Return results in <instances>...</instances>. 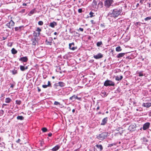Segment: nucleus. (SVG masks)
Returning <instances> with one entry per match:
<instances>
[{
	"instance_id": "nucleus-28",
	"label": "nucleus",
	"mask_w": 151,
	"mask_h": 151,
	"mask_svg": "<svg viewBox=\"0 0 151 151\" xmlns=\"http://www.w3.org/2000/svg\"><path fill=\"white\" fill-rule=\"evenodd\" d=\"M121 50L122 49L121 48V47L120 46L116 47V50L117 52H119L121 51Z\"/></svg>"
},
{
	"instance_id": "nucleus-7",
	"label": "nucleus",
	"mask_w": 151,
	"mask_h": 151,
	"mask_svg": "<svg viewBox=\"0 0 151 151\" xmlns=\"http://www.w3.org/2000/svg\"><path fill=\"white\" fill-rule=\"evenodd\" d=\"M14 23L12 20H11L9 23L6 24V26L10 28V26H13L14 25Z\"/></svg>"
},
{
	"instance_id": "nucleus-19",
	"label": "nucleus",
	"mask_w": 151,
	"mask_h": 151,
	"mask_svg": "<svg viewBox=\"0 0 151 151\" xmlns=\"http://www.w3.org/2000/svg\"><path fill=\"white\" fill-rule=\"evenodd\" d=\"M100 94L103 97H105L107 96V93L104 91H102Z\"/></svg>"
},
{
	"instance_id": "nucleus-45",
	"label": "nucleus",
	"mask_w": 151,
	"mask_h": 151,
	"mask_svg": "<svg viewBox=\"0 0 151 151\" xmlns=\"http://www.w3.org/2000/svg\"><path fill=\"white\" fill-rule=\"evenodd\" d=\"M78 12L79 13H81L82 12V9H79Z\"/></svg>"
},
{
	"instance_id": "nucleus-35",
	"label": "nucleus",
	"mask_w": 151,
	"mask_h": 151,
	"mask_svg": "<svg viewBox=\"0 0 151 151\" xmlns=\"http://www.w3.org/2000/svg\"><path fill=\"white\" fill-rule=\"evenodd\" d=\"M97 3L98 2H97V1H93V5L96 6L97 4Z\"/></svg>"
},
{
	"instance_id": "nucleus-49",
	"label": "nucleus",
	"mask_w": 151,
	"mask_h": 151,
	"mask_svg": "<svg viewBox=\"0 0 151 151\" xmlns=\"http://www.w3.org/2000/svg\"><path fill=\"white\" fill-rule=\"evenodd\" d=\"M20 141H21L20 139H19L16 141V142L17 143H19Z\"/></svg>"
},
{
	"instance_id": "nucleus-62",
	"label": "nucleus",
	"mask_w": 151,
	"mask_h": 151,
	"mask_svg": "<svg viewBox=\"0 0 151 151\" xmlns=\"http://www.w3.org/2000/svg\"><path fill=\"white\" fill-rule=\"evenodd\" d=\"M143 1H140V3H143Z\"/></svg>"
},
{
	"instance_id": "nucleus-54",
	"label": "nucleus",
	"mask_w": 151,
	"mask_h": 151,
	"mask_svg": "<svg viewBox=\"0 0 151 151\" xmlns=\"http://www.w3.org/2000/svg\"><path fill=\"white\" fill-rule=\"evenodd\" d=\"M6 105H7V104H3L2 106H6Z\"/></svg>"
},
{
	"instance_id": "nucleus-57",
	"label": "nucleus",
	"mask_w": 151,
	"mask_h": 151,
	"mask_svg": "<svg viewBox=\"0 0 151 151\" xmlns=\"http://www.w3.org/2000/svg\"><path fill=\"white\" fill-rule=\"evenodd\" d=\"M99 109V106H98L96 108V110H98Z\"/></svg>"
},
{
	"instance_id": "nucleus-25",
	"label": "nucleus",
	"mask_w": 151,
	"mask_h": 151,
	"mask_svg": "<svg viewBox=\"0 0 151 151\" xmlns=\"http://www.w3.org/2000/svg\"><path fill=\"white\" fill-rule=\"evenodd\" d=\"M22 26H19V27H15V30L16 31H20L21 30V29L22 28Z\"/></svg>"
},
{
	"instance_id": "nucleus-13",
	"label": "nucleus",
	"mask_w": 151,
	"mask_h": 151,
	"mask_svg": "<svg viewBox=\"0 0 151 151\" xmlns=\"http://www.w3.org/2000/svg\"><path fill=\"white\" fill-rule=\"evenodd\" d=\"M74 43L73 42L69 44V48L70 49L74 50H75L76 48H75L74 46Z\"/></svg>"
},
{
	"instance_id": "nucleus-15",
	"label": "nucleus",
	"mask_w": 151,
	"mask_h": 151,
	"mask_svg": "<svg viewBox=\"0 0 151 151\" xmlns=\"http://www.w3.org/2000/svg\"><path fill=\"white\" fill-rule=\"evenodd\" d=\"M58 85L61 87H63L65 86V84L64 82L60 81L58 83Z\"/></svg>"
},
{
	"instance_id": "nucleus-16",
	"label": "nucleus",
	"mask_w": 151,
	"mask_h": 151,
	"mask_svg": "<svg viewBox=\"0 0 151 151\" xmlns=\"http://www.w3.org/2000/svg\"><path fill=\"white\" fill-rule=\"evenodd\" d=\"M57 25V23L55 22H51L50 23L49 26L51 27L54 28V27L55 26Z\"/></svg>"
},
{
	"instance_id": "nucleus-17",
	"label": "nucleus",
	"mask_w": 151,
	"mask_h": 151,
	"mask_svg": "<svg viewBox=\"0 0 151 151\" xmlns=\"http://www.w3.org/2000/svg\"><path fill=\"white\" fill-rule=\"evenodd\" d=\"M123 78L122 76H116L115 78V80L117 81H120Z\"/></svg>"
},
{
	"instance_id": "nucleus-11",
	"label": "nucleus",
	"mask_w": 151,
	"mask_h": 151,
	"mask_svg": "<svg viewBox=\"0 0 151 151\" xmlns=\"http://www.w3.org/2000/svg\"><path fill=\"white\" fill-rule=\"evenodd\" d=\"M31 40L32 42V45H35L37 42V41L36 37H32L31 39Z\"/></svg>"
},
{
	"instance_id": "nucleus-55",
	"label": "nucleus",
	"mask_w": 151,
	"mask_h": 151,
	"mask_svg": "<svg viewBox=\"0 0 151 151\" xmlns=\"http://www.w3.org/2000/svg\"><path fill=\"white\" fill-rule=\"evenodd\" d=\"M23 6H26L27 5V4L26 3H23L22 4Z\"/></svg>"
},
{
	"instance_id": "nucleus-20",
	"label": "nucleus",
	"mask_w": 151,
	"mask_h": 151,
	"mask_svg": "<svg viewBox=\"0 0 151 151\" xmlns=\"http://www.w3.org/2000/svg\"><path fill=\"white\" fill-rule=\"evenodd\" d=\"M60 148V146L58 145L55 146L52 149V151H56L57 150Z\"/></svg>"
},
{
	"instance_id": "nucleus-63",
	"label": "nucleus",
	"mask_w": 151,
	"mask_h": 151,
	"mask_svg": "<svg viewBox=\"0 0 151 151\" xmlns=\"http://www.w3.org/2000/svg\"><path fill=\"white\" fill-rule=\"evenodd\" d=\"M93 20H91V23H93Z\"/></svg>"
},
{
	"instance_id": "nucleus-26",
	"label": "nucleus",
	"mask_w": 151,
	"mask_h": 151,
	"mask_svg": "<svg viewBox=\"0 0 151 151\" xmlns=\"http://www.w3.org/2000/svg\"><path fill=\"white\" fill-rule=\"evenodd\" d=\"M11 101V99L9 98H6L5 99V102L7 103H9Z\"/></svg>"
},
{
	"instance_id": "nucleus-56",
	"label": "nucleus",
	"mask_w": 151,
	"mask_h": 151,
	"mask_svg": "<svg viewBox=\"0 0 151 151\" xmlns=\"http://www.w3.org/2000/svg\"><path fill=\"white\" fill-rule=\"evenodd\" d=\"M38 92H40L41 91L40 89L39 88V87H38Z\"/></svg>"
},
{
	"instance_id": "nucleus-12",
	"label": "nucleus",
	"mask_w": 151,
	"mask_h": 151,
	"mask_svg": "<svg viewBox=\"0 0 151 151\" xmlns=\"http://www.w3.org/2000/svg\"><path fill=\"white\" fill-rule=\"evenodd\" d=\"M28 60V59L26 56L21 57L19 59V61L24 62H27Z\"/></svg>"
},
{
	"instance_id": "nucleus-6",
	"label": "nucleus",
	"mask_w": 151,
	"mask_h": 151,
	"mask_svg": "<svg viewBox=\"0 0 151 151\" xmlns=\"http://www.w3.org/2000/svg\"><path fill=\"white\" fill-rule=\"evenodd\" d=\"M103 57V54L101 53H99L96 55H94L93 58L96 59H98L102 58Z\"/></svg>"
},
{
	"instance_id": "nucleus-2",
	"label": "nucleus",
	"mask_w": 151,
	"mask_h": 151,
	"mask_svg": "<svg viewBox=\"0 0 151 151\" xmlns=\"http://www.w3.org/2000/svg\"><path fill=\"white\" fill-rule=\"evenodd\" d=\"M108 133L103 132L99 134L96 137L99 140H103L107 137Z\"/></svg>"
},
{
	"instance_id": "nucleus-24",
	"label": "nucleus",
	"mask_w": 151,
	"mask_h": 151,
	"mask_svg": "<svg viewBox=\"0 0 151 151\" xmlns=\"http://www.w3.org/2000/svg\"><path fill=\"white\" fill-rule=\"evenodd\" d=\"M141 140L143 143H146L148 141V140L145 137H143L141 139Z\"/></svg>"
},
{
	"instance_id": "nucleus-37",
	"label": "nucleus",
	"mask_w": 151,
	"mask_h": 151,
	"mask_svg": "<svg viewBox=\"0 0 151 151\" xmlns=\"http://www.w3.org/2000/svg\"><path fill=\"white\" fill-rule=\"evenodd\" d=\"M43 24V22L42 21H39L38 22V24L40 25H42Z\"/></svg>"
},
{
	"instance_id": "nucleus-27",
	"label": "nucleus",
	"mask_w": 151,
	"mask_h": 151,
	"mask_svg": "<svg viewBox=\"0 0 151 151\" xmlns=\"http://www.w3.org/2000/svg\"><path fill=\"white\" fill-rule=\"evenodd\" d=\"M17 119L18 120H23L24 119V117L22 116H18L17 117Z\"/></svg>"
},
{
	"instance_id": "nucleus-18",
	"label": "nucleus",
	"mask_w": 151,
	"mask_h": 151,
	"mask_svg": "<svg viewBox=\"0 0 151 151\" xmlns=\"http://www.w3.org/2000/svg\"><path fill=\"white\" fill-rule=\"evenodd\" d=\"M80 98H78L77 96H76L75 95H73V96H72L71 97H70L69 98V99L70 100H73V99H77L78 100H79V99Z\"/></svg>"
},
{
	"instance_id": "nucleus-10",
	"label": "nucleus",
	"mask_w": 151,
	"mask_h": 151,
	"mask_svg": "<svg viewBox=\"0 0 151 151\" xmlns=\"http://www.w3.org/2000/svg\"><path fill=\"white\" fill-rule=\"evenodd\" d=\"M52 40V37H50L49 38L48 40L47 39L46 40L45 42L47 45H51Z\"/></svg>"
},
{
	"instance_id": "nucleus-61",
	"label": "nucleus",
	"mask_w": 151,
	"mask_h": 151,
	"mask_svg": "<svg viewBox=\"0 0 151 151\" xmlns=\"http://www.w3.org/2000/svg\"><path fill=\"white\" fill-rule=\"evenodd\" d=\"M139 4L138 3H137L136 5V6L137 7H138V6H139Z\"/></svg>"
},
{
	"instance_id": "nucleus-4",
	"label": "nucleus",
	"mask_w": 151,
	"mask_h": 151,
	"mask_svg": "<svg viewBox=\"0 0 151 151\" xmlns=\"http://www.w3.org/2000/svg\"><path fill=\"white\" fill-rule=\"evenodd\" d=\"M150 126V123L149 122H146L143 124L142 127L140 129L141 130L142 129L144 130H146L149 128Z\"/></svg>"
},
{
	"instance_id": "nucleus-64",
	"label": "nucleus",
	"mask_w": 151,
	"mask_h": 151,
	"mask_svg": "<svg viewBox=\"0 0 151 151\" xmlns=\"http://www.w3.org/2000/svg\"><path fill=\"white\" fill-rule=\"evenodd\" d=\"M55 77L54 76H52V78L53 79H54L55 78Z\"/></svg>"
},
{
	"instance_id": "nucleus-47",
	"label": "nucleus",
	"mask_w": 151,
	"mask_h": 151,
	"mask_svg": "<svg viewBox=\"0 0 151 151\" xmlns=\"http://www.w3.org/2000/svg\"><path fill=\"white\" fill-rule=\"evenodd\" d=\"M37 31L39 32V34H40V32L41 31V29L39 28H37Z\"/></svg>"
},
{
	"instance_id": "nucleus-21",
	"label": "nucleus",
	"mask_w": 151,
	"mask_h": 151,
	"mask_svg": "<svg viewBox=\"0 0 151 151\" xmlns=\"http://www.w3.org/2000/svg\"><path fill=\"white\" fill-rule=\"evenodd\" d=\"M35 12H36L35 9H33L28 14V15L30 16H31L32 14H33Z\"/></svg>"
},
{
	"instance_id": "nucleus-42",
	"label": "nucleus",
	"mask_w": 151,
	"mask_h": 151,
	"mask_svg": "<svg viewBox=\"0 0 151 151\" xmlns=\"http://www.w3.org/2000/svg\"><path fill=\"white\" fill-rule=\"evenodd\" d=\"M58 83H56L54 84V87L55 88H57V87L58 86H59L58 85Z\"/></svg>"
},
{
	"instance_id": "nucleus-51",
	"label": "nucleus",
	"mask_w": 151,
	"mask_h": 151,
	"mask_svg": "<svg viewBox=\"0 0 151 151\" xmlns=\"http://www.w3.org/2000/svg\"><path fill=\"white\" fill-rule=\"evenodd\" d=\"M25 9H22L21 11V12H22V13H24L25 12Z\"/></svg>"
},
{
	"instance_id": "nucleus-43",
	"label": "nucleus",
	"mask_w": 151,
	"mask_h": 151,
	"mask_svg": "<svg viewBox=\"0 0 151 151\" xmlns=\"http://www.w3.org/2000/svg\"><path fill=\"white\" fill-rule=\"evenodd\" d=\"M48 86H47V85H43L42 86V87L44 88H47V87Z\"/></svg>"
},
{
	"instance_id": "nucleus-23",
	"label": "nucleus",
	"mask_w": 151,
	"mask_h": 151,
	"mask_svg": "<svg viewBox=\"0 0 151 151\" xmlns=\"http://www.w3.org/2000/svg\"><path fill=\"white\" fill-rule=\"evenodd\" d=\"M11 52L12 54H15L17 53V51L14 48H13L11 50Z\"/></svg>"
},
{
	"instance_id": "nucleus-46",
	"label": "nucleus",
	"mask_w": 151,
	"mask_h": 151,
	"mask_svg": "<svg viewBox=\"0 0 151 151\" xmlns=\"http://www.w3.org/2000/svg\"><path fill=\"white\" fill-rule=\"evenodd\" d=\"M33 36L32 37H35L36 38L37 35V33H36L34 32L33 33Z\"/></svg>"
},
{
	"instance_id": "nucleus-30",
	"label": "nucleus",
	"mask_w": 151,
	"mask_h": 151,
	"mask_svg": "<svg viewBox=\"0 0 151 151\" xmlns=\"http://www.w3.org/2000/svg\"><path fill=\"white\" fill-rule=\"evenodd\" d=\"M21 101L19 100H17L16 101V103L18 105H20L21 103Z\"/></svg>"
},
{
	"instance_id": "nucleus-48",
	"label": "nucleus",
	"mask_w": 151,
	"mask_h": 151,
	"mask_svg": "<svg viewBox=\"0 0 151 151\" xmlns=\"http://www.w3.org/2000/svg\"><path fill=\"white\" fill-rule=\"evenodd\" d=\"M79 30L81 32H83V29L82 28H80V27L79 28Z\"/></svg>"
},
{
	"instance_id": "nucleus-53",
	"label": "nucleus",
	"mask_w": 151,
	"mask_h": 151,
	"mask_svg": "<svg viewBox=\"0 0 151 151\" xmlns=\"http://www.w3.org/2000/svg\"><path fill=\"white\" fill-rule=\"evenodd\" d=\"M14 87V85L13 84H11L10 86V88H13Z\"/></svg>"
},
{
	"instance_id": "nucleus-40",
	"label": "nucleus",
	"mask_w": 151,
	"mask_h": 151,
	"mask_svg": "<svg viewBox=\"0 0 151 151\" xmlns=\"http://www.w3.org/2000/svg\"><path fill=\"white\" fill-rule=\"evenodd\" d=\"M4 113V111L3 110H0V115H2Z\"/></svg>"
},
{
	"instance_id": "nucleus-5",
	"label": "nucleus",
	"mask_w": 151,
	"mask_h": 151,
	"mask_svg": "<svg viewBox=\"0 0 151 151\" xmlns=\"http://www.w3.org/2000/svg\"><path fill=\"white\" fill-rule=\"evenodd\" d=\"M113 1H105L104 5L106 7H109L113 4Z\"/></svg>"
},
{
	"instance_id": "nucleus-8",
	"label": "nucleus",
	"mask_w": 151,
	"mask_h": 151,
	"mask_svg": "<svg viewBox=\"0 0 151 151\" xmlns=\"http://www.w3.org/2000/svg\"><path fill=\"white\" fill-rule=\"evenodd\" d=\"M96 147L98 149L99 151H101L103 149V147L102 145L100 144H97L95 146L94 149Z\"/></svg>"
},
{
	"instance_id": "nucleus-58",
	"label": "nucleus",
	"mask_w": 151,
	"mask_h": 151,
	"mask_svg": "<svg viewBox=\"0 0 151 151\" xmlns=\"http://www.w3.org/2000/svg\"><path fill=\"white\" fill-rule=\"evenodd\" d=\"M75 109H73L72 110V112L73 113H74L75 112Z\"/></svg>"
},
{
	"instance_id": "nucleus-32",
	"label": "nucleus",
	"mask_w": 151,
	"mask_h": 151,
	"mask_svg": "<svg viewBox=\"0 0 151 151\" xmlns=\"http://www.w3.org/2000/svg\"><path fill=\"white\" fill-rule=\"evenodd\" d=\"M13 74L15 75L17 73V70L14 69L12 71Z\"/></svg>"
},
{
	"instance_id": "nucleus-33",
	"label": "nucleus",
	"mask_w": 151,
	"mask_h": 151,
	"mask_svg": "<svg viewBox=\"0 0 151 151\" xmlns=\"http://www.w3.org/2000/svg\"><path fill=\"white\" fill-rule=\"evenodd\" d=\"M94 13L92 12H91L89 13V15H90V17H92L94 16Z\"/></svg>"
},
{
	"instance_id": "nucleus-22",
	"label": "nucleus",
	"mask_w": 151,
	"mask_h": 151,
	"mask_svg": "<svg viewBox=\"0 0 151 151\" xmlns=\"http://www.w3.org/2000/svg\"><path fill=\"white\" fill-rule=\"evenodd\" d=\"M125 55L124 53H121L117 55V57L118 58H120L123 56Z\"/></svg>"
},
{
	"instance_id": "nucleus-44",
	"label": "nucleus",
	"mask_w": 151,
	"mask_h": 151,
	"mask_svg": "<svg viewBox=\"0 0 151 151\" xmlns=\"http://www.w3.org/2000/svg\"><path fill=\"white\" fill-rule=\"evenodd\" d=\"M47 86H48L49 87H50V86L51 87V84L50 83V82L49 81H48V84L47 85Z\"/></svg>"
},
{
	"instance_id": "nucleus-50",
	"label": "nucleus",
	"mask_w": 151,
	"mask_h": 151,
	"mask_svg": "<svg viewBox=\"0 0 151 151\" xmlns=\"http://www.w3.org/2000/svg\"><path fill=\"white\" fill-rule=\"evenodd\" d=\"M52 133H49L48 134V136L50 137L52 135Z\"/></svg>"
},
{
	"instance_id": "nucleus-3",
	"label": "nucleus",
	"mask_w": 151,
	"mask_h": 151,
	"mask_svg": "<svg viewBox=\"0 0 151 151\" xmlns=\"http://www.w3.org/2000/svg\"><path fill=\"white\" fill-rule=\"evenodd\" d=\"M114 85L115 83L114 82L108 80L106 81L104 83V85L106 86H114Z\"/></svg>"
},
{
	"instance_id": "nucleus-29",
	"label": "nucleus",
	"mask_w": 151,
	"mask_h": 151,
	"mask_svg": "<svg viewBox=\"0 0 151 151\" xmlns=\"http://www.w3.org/2000/svg\"><path fill=\"white\" fill-rule=\"evenodd\" d=\"M20 68L21 70L22 71H24L25 70L24 66L23 65H20Z\"/></svg>"
},
{
	"instance_id": "nucleus-14",
	"label": "nucleus",
	"mask_w": 151,
	"mask_h": 151,
	"mask_svg": "<svg viewBox=\"0 0 151 151\" xmlns=\"http://www.w3.org/2000/svg\"><path fill=\"white\" fill-rule=\"evenodd\" d=\"M107 117H106L104 118L102 121L101 123V125H104L106 123L107 121Z\"/></svg>"
},
{
	"instance_id": "nucleus-39",
	"label": "nucleus",
	"mask_w": 151,
	"mask_h": 151,
	"mask_svg": "<svg viewBox=\"0 0 151 151\" xmlns=\"http://www.w3.org/2000/svg\"><path fill=\"white\" fill-rule=\"evenodd\" d=\"M116 144L115 143H112L111 144H109L108 145V147H111L112 146H113L114 145H115Z\"/></svg>"
},
{
	"instance_id": "nucleus-36",
	"label": "nucleus",
	"mask_w": 151,
	"mask_h": 151,
	"mask_svg": "<svg viewBox=\"0 0 151 151\" xmlns=\"http://www.w3.org/2000/svg\"><path fill=\"white\" fill-rule=\"evenodd\" d=\"M83 1H79V2L80 4H81V5L82 6H84V5L86 4V2L85 3H84L83 2V3H82Z\"/></svg>"
},
{
	"instance_id": "nucleus-9",
	"label": "nucleus",
	"mask_w": 151,
	"mask_h": 151,
	"mask_svg": "<svg viewBox=\"0 0 151 151\" xmlns=\"http://www.w3.org/2000/svg\"><path fill=\"white\" fill-rule=\"evenodd\" d=\"M143 106L145 107L149 108L151 106V103L146 101L143 103Z\"/></svg>"
},
{
	"instance_id": "nucleus-34",
	"label": "nucleus",
	"mask_w": 151,
	"mask_h": 151,
	"mask_svg": "<svg viewBox=\"0 0 151 151\" xmlns=\"http://www.w3.org/2000/svg\"><path fill=\"white\" fill-rule=\"evenodd\" d=\"M42 130L43 132H46L47 130V129L45 127H43L42 129Z\"/></svg>"
},
{
	"instance_id": "nucleus-59",
	"label": "nucleus",
	"mask_w": 151,
	"mask_h": 151,
	"mask_svg": "<svg viewBox=\"0 0 151 151\" xmlns=\"http://www.w3.org/2000/svg\"><path fill=\"white\" fill-rule=\"evenodd\" d=\"M54 35H56L57 34V32H55L54 33Z\"/></svg>"
},
{
	"instance_id": "nucleus-41",
	"label": "nucleus",
	"mask_w": 151,
	"mask_h": 151,
	"mask_svg": "<svg viewBox=\"0 0 151 151\" xmlns=\"http://www.w3.org/2000/svg\"><path fill=\"white\" fill-rule=\"evenodd\" d=\"M54 104L55 105H58L60 104V103L59 102L56 101H55L54 102Z\"/></svg>"
},
{
	"instance_id": "nucleus-60",
	"label": "nucleus",
	"mask_w": 151,
	"mask_h": 151,
	"mask_svg": "<svg viewBox=\"0 0 151 151\" xmlns=\"http://www.w3.org/2000/svg\"><path fill=\"white\" fill-rule=\"evenodd\" d=\"M24 69H25V70H26V69H27V66H26V67H24Z\"/></svg>"
},
{
	"instance_id": "nucleus-52",
	"label": "nucleus",
	"mask_w": 151,
	"mask_h": 151,
	"mask_svg": "<svg viewBox=\"0 0 151 151\" xmlns=\"http://www.w3.org/2000/svg\"><path fill=\"white\" fill-rule=\"evenodd\" d=\"M2 39H3V40H6V39H7V37H2Z\"/></svg>"
},
{
	"instance_id": "nucleus-31",
	"label": "nucleus",
	"mask_w": 151,
	"mask_h": 151,
	"mask_svg": "<svg viewBox=\"0 0 151 151\" xmlns=\"http://www.w3.org/2000/svg\"><path fill=\"white\" fill-rule=\"evenodd\" d=\"M102 44V43L101 41L98 42L97 43L96 45L97 47H99Z\"/></svg>"
},
{
	"instance_id": "nucleus-38",
	"label": "nucleus",
	"mask_w": 151,
	"mask_h": 151,
	"mask_svg": "<svg viewBox=\"0 0 151 151\" xmlns=\"http://www.w3.org/2000/svg\"><path fill=\"white\" fill-rule=\"evenodd\" d=\"M138 76H144L143 74L142 73V72H139L138 73Z\"/></svg>"
},
{
	"instance_id": "nucleus-1",
	"label": "nucleus",
	"mask_w": 151,
	"mask_h": 151,
	"mask_svg": "<svg viewBox=\"0 0 151 151\" xmlns=\"http://www.w3.org/2000/svg\"><path fill=\"white\" fill-rule=\"evenodd\" d=\"M122 11V7H118L111 10L108 13V15L111 17L114 18L117 17L119 15H121Z\"/></svg>"
}]
</instances>
